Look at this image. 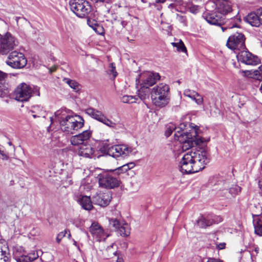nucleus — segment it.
I'll use <instances>...</instances> for the list:
<instances>
[{
  "mask_svg": "<svg viewBox=\"0 0 262 262\" xmlns=\"http://www.w3.org/2000/svg\"><path fill=\"white\" fill-rule=\"evenodd\" d=\"M208 152L204 149H192L184 154L179 163V168L183 173L199 172L209 162Z\"/></svg>",
  "mask_w": 262,
  "mask_h": 262,
  "instance_id": "obj_1",
  "label": "nucleus"
},
{
  "mask_svg": "<svg viewBox=\"0 0 262 262\" xmlns=\"http://www.w3.org/2000/svg\"><path fill=\"white\" fill-rule=\"evenodd\" d=\"M54 115L61 130L66 134H75L83 126L84 120L81 117L68 115L64 110H58Z\"/></svg>",
  "mask_w": 262,
  "mask_h": 262,
  "instance_id": "obj_2",
  "label": "nucleus"
},
{
  "mask_svg": "<svg viewBox=\"0 0 262 262\" xmlns=\"http://www.w3.org/2000/svg\"><path fill=\"white\" fill-rule=\"evenodd\" d=\"M174 130L177 133L174 135L178 138L177 139L183 143L182 146L183 149H187L194 145L201 146L202 144L208 141L197 135L195 128L193 129L191 133L184 132L181 129H174Z\"/></svg>",
  "mask_w": 262,
  "mask_h": 262,
  "instance_id": "obj_3",
  "label": "nucleus"
},
{
  "mask_svg": "<svg viewBox=\"0 0 262 262\" xmlns=\"http://www.w3.org/2000/svg\"><path fill=\"white\" fill-rule=\"evenodd\" d=\"M33 95L39 96V88L37 86H30L25 83L19 84L14 92L15 99L19 101H27Z\"/></svg>",
  "mask_w": 262,
  "mask_h": 262,
  "instance_id": "obj_4",
  "label": "nucleus"
},
{
  "mask_svg": "<svg viewBox=\"0 0 262 262\" xmlns=\"http://www.w3.org/2000/svg\"><path fill=\"white\" fill-rule=\"evenodd\" d=\"M71 10L78 17L85 18L91 11V5L85 0H70Z\"/></svg>",
  "mask_w": 262,
  "mask_h": 262,
  "instance_id": "obj_5",
  "label": "nucleus"
},
{
  "mask_svg": "<svg viewBox=\"0 0 262 262\" xmlns=\"http://www.w3.org/2000/svg\"><path fill=\"white\" fill-rule=\"evenodd\" d=\"M99 185L106 189H114L120 186L121 181L109 171L103 172L97 176Z\"/></svg>",
  "mask_w": 262,
  "mask_h": 262,
  "instance_id": "obj_6",
  "label": "nucleus"
},
{
  "mask_svg": "<svg viewBox=\"0 0 262 262\" xmlns=\"http://www.w3.org/2000/svg\"><path fill=\"white\" fill-rule=\"evenodd\" d=\"M18 41L16 38L10 33L7 32L0 36V54H7L17 46Z\"/></svg>",
  "mask_w": 262,
  "mask_h": 262,
  "instance_id": "obj_7",
  "label": "nucleus"
},
{
  "mask_svg": "<svg viewBox=\"0 0 262 262\" xmlns=\"http://www.w3.org/2000/svg\"><path fill=\"white\" fill-rule=\"evenodd\" d=\"M6 62L14 69H21L26 66L27 60L22 53L14 51L9 54Z\"/></svg>",
  "mask_w": 262,
  "mask_h": 262,
  "instance_id": "obj_8",
  "label": "nucleus"
},
{
  "mask_svg": "<svg viewBox=\"0 0 262 262\" xmlns=\"http://www.w3.org/2000/svg\"><path fill=\"white\" fill-rule=\"evenodd\" d=\"M245 38L242 33H236L230 36L227 42V46L235 51L245 49Z\"/></svg>",
  "mask_w": 262,
  "mask_h": 262,
  "instance_id": "obj_9",
  "label": "nucleus"
},
{
  "mask_svg": "<svg viewBox=\"0 0 262 262\" xmlns=\"http://www.w3.org/2000/svg\"><path fill=\"white\" fill-rule=\"evenodd\" d=\"M132 151V148L126 145L120 144L112 146L107 150V154L117 159L128 157Z\"/></svg>",
  "mask_w": 262,
  "mask_h": 262,
  "instance_id": "obj_10",
  "label": "nucleus"
},
{
  "mask_svg": "<svg viewBox=\"0 0 262 262\" xmlns=\"http://www.w3.org/2000/svg\"><path fill=\"white\" fill-rule=\"evenodd\" d=\"M236 54L237 60L244 63L249 65H256L259 62V60L256 56L250 53L246 47L239 51H234Z\"/></svg>",
  "mask_w": 262,
  "mask_h": 262,
  "instance_id": "obj_11",
  "label": "nucleus"
},
{
  "mask_svg": "<svg viewBox=\"0 0 262 262\" xmlns=\"http://www.w3.org/2000/svg\"><path fill=\"white\" fill-rule=\"evenodd\" d=\"M203 17L210 24L222 27L225 23V17L215 10H207L204 13Z\"/></svg>",
  "mask_w": 262,
  "mask_h": 262,
  "instance_id": "obj_12",
  "label": "nucleus"
},
{
  "mask_svg": "<svg viewBox=\"0 0 262 262\" xmlns=\"http://www.w3.org/2000/svg\"><path fill=\"white\" fill-rule=\"evenodd\" d=\"M13 255L17 262H32L38 257L35 252L26 254L21 247L15 248Z\"/></svg>",
  "mask_w": 262,
  "mask_h": 262,
  "instance_id": "obj_13",
  "label": "nucleus"
},
{
  "mask_svg": "<svg viewBox=\"0 0 262 262\" xmlns=\"http://www.w3.org/2000/svg\"><path fill=\"white\" fill-rule=\"evenodd\" d=\"M89 231L93 237L98 242L104 241L110 236L107 232L105 231L99 224L95 222L91 224Z\"/></svg>",
  "mask_w": 262,
  "mask_h": 262,
  "instance_id": "obj_14",
  "label": "nucleus"
},
{
  "mask_svg": "<svg viewBox=\"0 0 262 262\" xmlns=\"http://www.w3.org/2000/svg\"><path fill=\"white\" fill-rule=\"evenodd\" d=\"M85 113L89 116H91L93 118L109 127H114L116 125L115 123L108 119L101 112L96 110L93 108L90 107L86 109Z\"/></svg>",
  "mask_w": 262,
  "mask_h": 262,
  "instance_id": "obj_15",
  "label": "nucleus"
},
{
  "mask_svg": "<svg viewBox=\"0 0 262 262\" xmlns=\"http://www.w3.org/2000/svg\"><path fill=\"white\" fill-rule=\"evenodd\" d=\"M208 4H211L212 6H215V10L218 13L223 15L224 17L232 10V4L229 0H215Z\"/></svg>",
  "mask_w": 262,
  "mask_h": 262,
  "instance_id": "obj_16",
  "label": "nucleus"
},
{
  "mask_svg": "<svg viewBox=\"0 0 262 262\" xmlns=\"http://www.w3.org/2000/svg\"><path fill=\"white\" fill-rule=\"evenodd\" d=\"M160 78V76L157 73L146 72L140 75L139 80L143 86L149 87L153 85Z\"/></svg>",
  "mask_w": 262,
  "mask_h": 262,
  "instance_id": "obj_17",
  "label": "nucleus"
},
{
  "mask_svg": "<svg viewBox=\"0 0 262 262\" xmlns=\"http://www.w3.org/2000/svg\"><path fill=\"white\" fill-rule=\"evenodd\" d=\"M91 136V131L86 130L78 135L72 136L70 142L71 144L74 146H81L86 143Z\"/></svg>",
  "mask_w": 262,
  "mask_h": 262,
  "instance_id": "obj_18",
  "label": "nucleus"
},
{
  "mask_svg": "<svg viewBox=\"0 0 262 262\" xmlns=\"http://www.w3.org/2000/svg\"><path fill=\"white\" fill-rule=\"evenodd\" d=\"M112 199V196L108 192H100L92 198L93 203L101 207L107 206Z\"/></svg>",
  "mask_w": 262,
  "mask_h": 262,
  "instance_id": "obj_19",
  "label": "nucleus"
},
{
  "mask_svg": "<svg viewBox=\"0 0 262 262\" xmlns=\"http://www.w3.org/2000/svg\"><path fill=\"white\" fill-rule=\"evenodd\" d=\"M11 255L6 242H0V262H10Z\"/></svg>",
  "mask_w": 262,
  "mask_h": 262,
  "instance_id": "obj_20",
  "label": "nucleus"
},
{
  "mask_svg": "<svg viewBox=\"0 0 262 262\" xmlns=\"http://www.w3.org/2000/svg\"><path fill=\"white\" fill-rule=\"evenodd\" d=\"M169 88L168 85L164 83H160L155 86L152 89L151 96L168 95Z\"/></svg>",
  "mask_w": 262,
  "mask_h": 262,
  "instance_id": "obj_21",
  "label": "nucleus"
},
{
  "mask_svg": "<svg viewBox=\"0 0 262 262\" xmlns=\"http://www.w3.org/2000/svg\"><path fill=\"white\" fill-rule=\"evenodd\" d=\"M7 74L0 71V97H4L9 94L7 84L6 83V79Z\"/></svg>",
  "mask_w": 262,
  "mask_h": 262,
  "instance_id": "obj_22",
  "label": "nucleus"
},
{
  "mask_svg": "<svg viewBox=\"0 0 262 262\" xmlns=\"http://www.w3.org/2000/svg\"><path fill=\"white\" fill-rule=\"evenodd\" d=\"M217 221L214 219H210L209 216L205 217L203 216H201L197 221L198 226L201 228H206V227L211 225L213 223L221 222L222 219L220 216L216 217Z\"/></svg>",
  "mask_w": 262,
  "mask_h": 262,
  "instance_id": "obj_23",
  "label": "nucleus"
},
{
  "mask_svg": "<svg viewBox=\"0 0 262 262\" xmlns=\"http://www.w3.org/2000/svg\"><path fill=\"white\" fill-rule=\"evenodd\" d=\"M94 152V149L90 145L86 143L81 145L78 151L79 156L85 158H92Z\"/></svg>",
  "mask_w": 262,
  "mask_h": 262,
  "instance_id": "obj_24",
  "label": "nucleus"
},
{
  "mask_svg": "<svg viewBox=\"0 0 262 262\" xmlns=\"http://www.w3.org/2000/svg\"><path fill=\"white\" fill-rule=\"evenodd\" d=\"M152 103L156 106L162 107L168 103V95L151 96Z\"/></svg>",
  "mask_w": 262,
  "mask_h": 262,
  "instance_id": "obj_25",
  "label": "nucleus"
},
{
  "mask_svg": "<svg viewBox=\"0 0 262 262\" xmlns=\"http://www.w3.org/2000/svg\"><path fill=\"white\" fill-rule=\"evenodd\" d=\"M246 21L254 27H259L260 26V21L258 19V15L255 13H251L249 14L245 18Z\"/></svg>",
  "mask_w": 262,
  "mask_h": 262,
  "instance_id": "obj_26",
  "label": "nucleus"
},
{
  "mask_svg": "<svg viewBox=\"0 0 262 262\" xmlns=\"http://www.w3.org/2000/svg\"><path fill=\"white\" fill-rule=\"evenodd\" d=\"M79 202L82 208L85 210H91L93 208V201L92 202L90 196H82Z\"/></svg>",
  "mask_w": 262,
  "mask_h": 262,
  "instance_id": "obj_27",
  "label": "nucleus"
},
{
  "mask_svg": "<svg viewBox=\"0 0 262 262\" xmlns=\"http://www.w3.org/2000/svg\"><path fill=\"white\" fill-rule=\"evenodd\" d=\"M117 246L115 243H112L111 245L108 246L105 251L104 255L107 258H112L117 255Z\"/></svg>",
  "mask_w": 262,
  "mask_h": 262,
  "instance_id": "obj_28",
  "label": "nucleus"
},
{
  "mask_svg": "<svg viewBox=\"0 0 262 262\" xmlns=\"http://www.w3.org/2000/svg\"><path fill=\"white\" fill-rule=\"evenodd\" d=\"M33 113L32 116L35 118L37 117H45L46 111L42 107L39 105H34L32 107L31 110Z\"/></svg>",
  "mask_w": 262,
  "mask_h": 262,
  "instance_id": "obj_29",
  "label": "nucleus"
},
{
  "mask_svg": "<svg viewBox=\"0 0 262 262\" xmlns=\"http://www.w3.org/2000/svg\"><path fill=\"white\" fill-rule=\"evenodd\" d=\"M117 232L122 236L126 237L128 236L130 234L129 225L126 223H122Z\"/></svg>",
  "mask_w": 262,
  "mask_h": 262,
  "instance_id": "obj_30",
  "label": "nucleus"
},
{
  "mask_svg": "<svg viewBox=\"0 0 262 262\" xmlns=\"http://www.w3.org/2000/svg\"><path fill=\"white\" fill-rule=\"evenodd\" d=\"M141 88L138 90V96L141 100H144L148 97L150 91L149 87L143 86L140 84Z\"/></svg>",
  "mask_w": 262,
  "mask_h": 262,
  "instance_id": "obj_31",
  "label": "nucleus"
},
{
  "mask_svg": "<svg viewBox=\"0 0 262 262\" xmlns=\"http://www.w3.org/2000/svg\"><path fill=\"white\" fill-rule=\"evenodd\" d=\"M135 166V164L134 162H130L125 164L115 169L117 173H121L127 171L128 170L133 168Z\"/></svg>",
  "mask_w": 262,
  "mask_h": 262,
  "instance_id": "obj_32",
  "label": "nucleus"
},
{
  "mask_svg": "<svg viewBox=\"0 0 262 262\" xmlns=\"http://www.w3.org/2000/svg\"><path fill=\"white\" fill-rule=\"evenodd\" d=\"M171 45L173 47L177 48V50L178 52L185 53L187 51L186 48L181 40H180L178 42H172Z\"/></svg>",
  "mask_w": 262,
  "mask_h": 262,
  "instance_id": "obj_33",
  "label": "nucleus"
},
{
  "mask_svg": "<svg viewBox=\"0 0 262 262\" xmlns=\"http://www.w3.org/2000/svg\"><path fill=\"white\" fill-rule=\"evenodd\" d=\"M64 81L74 91H78L80 89V85L75 80L70 79H64Z\"/></svg>",
  "mask_w": 262,
  "mask_h": 262,
  "instance_id": "obj_34",
  "label": "nucleus"
},
{
  "mask_svg": "<svg viewBox=\"0 0 262 262\" xmlns=\"http://www.w3.org/2000/svg\"><path fill=\"white\" fill-rule=\"evenodd\" d=\"M251 213L253 217L258 216L262 214V208L259 204L252 207Z\"/></svg>",
  "mask_w": 262,
  "mask_h": 262,
  "instance_id": "obj_35",
  "label": "nucleus"
},
{
  "mask_svg": "<svg viewBox=\"0 0 262 262\" xmlns=\"http://www.w3.org/2000/svg\"><path fill=\"white\" fill-rule=\"evenodd\" d=\"M241 191V187L236 185H232L229 187V192L233 196L237 195Z\"/></svg>",
  "mask_w": 262,
  "mask_h": 262,
  "instance_id": "obj_36",
  "label": "nucleus"
},
{
  "mask_svg": "<svg viewBox=\"0 0 262 262\" xmlns=\"http://www.w3.org/2000/svg\"><path fill=\"white\" fill-rule=\"evenodd\" d=\"M253 79L260 81L262 79V65L260 66L258 70H253Z\"/></svg>",
  "mask_w": 262,
  "mask_h": 262,
  "instance_id": "obj_37",
  "label": "nucleus"
},
{
  "mask_svg": "<svg viewBox=\"0 0 262 262\" xmlns=\"http://www.w3.org/2000/svg\"><path fill=\"white\" fill-rule=\"evenodd\" d=\"M121 100L123 103H133L136 102L137 98L135 96L125 95L122 97Z\"/></svg>",
  "mask_w": 262,
  "mask_h": 262,
  "instance_id": "obj_38",
  "label": "nucleus"
},
{
  "mask_svg": "<svg viewBox=\"0 0 262 262\" xmlns=\"http://www.w3.org/2000/svg\"><path fill=\"white\" fill-rule=\"evenodd\" d=\"M255 233L262 236V222L261 221H257L256 224H254Z\"/></svg>",
  "mask_w": 262,
  "mask_h": 262,
  "instance_id": "obj_39",
  "label": "nucleus"
},
{
  "mask_svg": "<svg viewBox=\"0 0 262 262\" xmlns=\"http://www.w3.org/2000/svg\"><path fill=\"white\" fill-rule=\"evenodd\" d=\"M198 105H202L203 103V97L200 94L197 93V95H194V96L190 98Z\"/></svg>",
  "mask_w": 262,
  "mask_h": 262,
  "instance_id": "obj_40",
  "label": "nucleus"
},
{
  "mask_svg": "<svg viewBox=\"0 0 262 262\" xmlns=\"http://www.w3.org/2000/svg\"><path fill=\"white\" fill-rule=\"evenodd\" d=\"M110 224L117 231L122 223H120L116 219H111L109 220Z\"/></svg>",
  "mask_w": 262,
  "mask_h": 262,
  "instance_id": "obj_41",
  "label": "nucleus"
},
{
  "mask_svg": "<svg viewBox=\"0 0 262 262\" xmlns=\"http://www.w3.org/2000/svg\"><path fill=\"white\" fill-rule=\"evenodd\" d=\"M174 129H176V127L174 124L172 123H170L167 126V128L165 131V135L167 137H169L171 135L172 132L174 130Z\"/></svg>",
  "mask_w": 262,
  "mask_h": 262,
  "instance_id": "obj_42",
  "label": "nucleus"
},
{
  "mask_svg": "<svg viewBox=\"0 0 262 262\" xmlns=\"http://www.w3.org/2000/svg\"><path fill=\"white\" fill-rule=\"evenodd\" d=\"M176 19L180 23L183 24L184 26H187V18L185 16H183L179 14H177Z\"/></svg>",
  "mask_w": 262,
  "mask_h": 262,
  "instance_id": "obj_43",
  "label": "nucleus"
},
{
  "mask_svg": "<svg viewBox=\"0 0 262 262\" xmlns=\"http://www.w3.org/2000/svg\"><path fill=\"white\" fill-rule=\"evenodd\" d=\"M183 94L184 96L190 98L194 96V95H197V92L190 89H186L184 90Z\"/></svg>",
  "mask_w": 262,
  "mask_h": 262,
  "instance_id": "obj_44",
  "label": "nucleus"
},
{
  "mask_svg": "<svg viewBox=\"0 0 262 262\" xmlns=\"http://www.w3.org/2000/svg\"><path fill=\"white\" fill-rule=\"evenodd\" d=\"M68 232L67 230H64L63 231L60 232L57 234L56 237V241L58 243H59L61 239L66 236V234Z\"/></svg>",
  "mask_w": 262,
  "mask_h": 262,
  "instance_id": "obj_45",
  "label": "nucleus"
},
{
  "mask_svg": "<svg viewBox=\"0 0 262 262\" xmlns=\"http://www.w3.org/2000/svg\"><path fill=\"white\" fill-rule=\"evenodd\" d=\"M109 68L110 74H112L114 78L116 77L117 75V73L116 71L115 64L114 63H110Z\"/></svg>",
  "mask_w": 262,
  "mask_h": 262,
  "instance_id": "obj_46",
  "label": "nucleus"
},
{
  "mask_svg": "<svg viewBox=\"0 0 262 262\" xmlns=\"http://www.w3.org/2000/svg\"><path fill=\"white\" fill-rule=\"evenodd\" d=\"M189 11L193 14H196L199 11V7L196 5H191L189 7Z\"/></svg>",
  "mask_w": 262,
  "mask_h": 262,
  "instance_id": "obj_47",
  "label": "nucleus"
},
{
  "mask_svg": "<svg viewBox=\"0 0 262 262\" xmlns=\"http://www.w3.org/2000/svg\"><path fill=\"white\" fill-rule=\"evenodd\" d=\"M205 259L199 255H195L192 257L191 262H204Z\"/></svg>",
  "mask_w": 262,
  "mask_h": 262,
  "instance_id": "obj_48",
  "label": "nucleus"
},
{
  "mask_svg": "<svg viewBox=\"0 0 262 262\" xmlns=\"http://www.w3.org/2000/svg\"><path fill=\"white\" fill-rule=\"evenodd\" d=\"M242 72L244 73V76L245 77L253 78V76L252 75H253V70L243 71Z\"/></svg>",
  "mask_w": 262,
  "mask_h": 262,
  "instance_id": "obj_49",
  "label": "nucleus"
},
{
  "mask_svg": "<svg viewBox=\"0 0 262 262\" xmlns=\"http://www.w3.org/2000/svg\"><path fill=\"white\" fill-rule=\"evenodd\" d=\"M257 14L258 15V19L260 21V25H262V8H260L257 10Z\"/></svg>",
  "mask_w": 262,
  "mask_h": 262,
  "instance_id": "obj_50",
  "label": "nucleus"
},
{
  "mask_svg": "<svg viewBox=\"0 0 262 262\" xmlns=\"http://www.w3.org/2000/svg\"><path fill=\"white\" fill-rule=\"evenodd\" d=\"M259 252V248L258 247H255L253 250H252L251 252V257H255L257 254Z\"/></svg>",
  "mask_w": 262,
  "mask_h": 262,
  "instance_id": "obj_51",
  "label": "nucleus"
},
{
  "mask_svg": "<svg viewBox=\"0 0 262 262\" xmlns=\"http://www.w3.org/2000/svg\"><path fill=\"white\" fill-rule=\"evenodd\" d=\"M226 245L225 243H216V246L219 250H222L225 248Z\"/></svg>",
  "mask_w": 262,
  "mask_h": 262,
  "instance_id": "obj_52",
  "label": "nucleus"
},
{
  "mask_svg": "<svg viewBox=\"0 0 262 262\" xmlns=\"http://www.w3.org/2000/svg\"><path fill=\"white\" fill-rule=\"evenodd\" d=\"M0 158H1L3 160H7L9 159V156L3 151L1 150L0 152Z\"/></svg>",
  "mask_w": 262,
  "mask_h": 262,
  "instance_id": "obj_53",
  "label": "nucleus"
},
{
  "mask_svg": "<svg viewBox=\"0 0 262 262\" xmlns=\"http://www.w3.org/2000/svg\"><path fill=\"white\" fill-rule=\"evenodd\" d=\"M205 262H223L222 260L215 258H208Z\"/></svg>",
  "mask_w": 262,
  "mask_h": 262,
  "instance_id": "obj_54",
  "label": "nucleus"
},
{
  "mask_svg": "<svg viewBox=\"0 0 262 262\" xmlns=\"http://www.w3.org/2000/svg\"><path fill=\"white\" fill-rule=\"evenodd\" d=\"M173 4H176L177 6H181L183 5V0H171Z\"/></svg>",
  "mask_w": 262,
  "mask_h": 262,
  "instance_id": "obj_55",
  "label": "nucleus"
},
{
  "mask_svg": "<svg viewBox=\"0 0 262 262\" xmlns=\"http://www.w3.org/2000/svg\"><path fill=\"white\" fill-rule=\"evenodd\" d=\"M168 7L169 9H174L175 11H178V9L177 8V6L176 5V4H173L172 3L168 5Z\"/></svg>",
  "mask_w": 262,
  "mask_h": 262,
  "instance_id": "obj_56",
  "label": "nucleus"
},
{
  "mask_svg": "<svg viewBox=\"0 0 262 262\" xmlns=\"http://www.w3.org/2000/svg\"><path fill=\"white\" fill-rule=\"evenodd\" d=\"M186 126V124L184 123L181 124L180 125V127H176V129H181L183 131L185 129V127Z\"/></svg>",
  "mask_w": 262,
  "mask_h": 262,
  "instance_id": "obj_57",
  "label": "nucleus"
},
{
  "mask_svg": "<svg viewBox=\"0 0 262 262\" xmlns=\"http://www.w3.org/2000/svg\"><path fill=\"white\" fill-rule=\"evenodd\" d=\"M166 0H156L155 3H153L152 5L155 7L157 6V4L158 3H164L165 2Z\"/></svg>",
  "mask_w": 262,
  "mask_h": 262,
  "instance_id": "obj_58",
  "label": "nucleus"
},
{
  "mask_svg": "<svg viewBox=\"0 0 262 262\" xmlns=\"http://www.w3.org/2000/svg\"><path fill=\"white\" fill-rule=\"evenodd\" d=\"M258 186H259V188L262 191V178L261 179H260L258 181Z\"/></svg>",
  "mask_w": 262,
  "mask_h": 262,
  "instance_id": "obj_59",
  "label": "nucleus"
},
{
  "mask_svg": "<svg viewBox=\"0 0 262 262\" xmlns=\"http://www.w3.org/2000/svg\"><path fill=\"white\" fill-rule=\"evenodd\" d=\"M96 2H106L108 3L109 0H95Z\"/></svg>",
  "mask_w": 262,
  "mask_h": 262,
  "instance_id": "obj_60",
  "label": "nucleus"
},
{
  "mask_svg": "<svg viewBox=\"0 0 262 262\" xmlns=\"http://www.w3.org/2000/svg\"><path fill=\"white\" fill-rule=\"evenodd\" d=\"M116 261L117 262H124V260H123V258L118 257Z\"/></svg>",
  "mask_w": 262,
  "mask_h": 262,
  "instance_id": "obj_61",
  "label": "nucleus"
},
{
  "mask_svg": "<svg viewBox=\"0 0 262 262\" xmlns=\"http://www.w3.org/2000/svg\"><path fill=\"white\" fill-rule=\"evenodd\" d=\"M8 144L10 145V146H13V150L14 151H15V147L14 145H13L12 142L11 141H9L8 142Z\"/></svg>",
  "mask_w": 262,
  "mask_h": 262,
  "instance_id": "obj_62",
  "label": "nucleus"
},
{
  "mask_svg": "<svg viewBox=\"0 0 262 262\" xmlns=\"http://www.w3.org/2000/svg\"><path fill=\"white\" fill-rule=\"evenodd\" d=\"M157 7V9L160 10H161V9L162 8V6H158L157 5V6L156 7Z\"/></svg>",
  "mask_w": 262,
  "mask_h": 262,
  "instance_id": "obj_63",
  "label": "nucleus"
},
{
  "mask_svg": "<svg viewBox=\"0 0 262 262\" xmlns=\"http://www.w3.org/2000/svg\"><path fill=\"white\" fill-rule=\"evenodd\" d=\"M126 23L125 21H122V22H121V24H122V25L123 27H124V26L126 25Z\"/></svg>",
  "mask_w": 262,
  "mask_h": 262,
  "instance_id": "obj_64",
  "label": "nucleus"
}]
</instances>
